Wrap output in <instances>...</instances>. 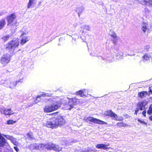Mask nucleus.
I'll return each mask as SVG.
<instances>
[{"label":"nucleus","mask_w":152,"mask_h":152,"mask_svg":"<svg viewBox=\"0 0 152 152\" xmlns=\"http://www.w3.org/2000/svg\"><path fill=\"white\" fill-rule=\"evenodd\" d=\"M65 121L62 116L53 117L48 120L46 123V126L48 128L52 129L57 128L58 126L63 125Z\"/></svg>","instance_id":"nucleus-1"},{"label":"nucleus","mask_w":152,"mask_h":152,"mask_svg":"<svg viewBox=\"0 0 152 152\" xmlns=\"http://www.w3.org/2000/svg\"><path fill=\"white\" fill-rule=\"evenodd\" d=\"M53 102L51 104L46 106L44 109L45 112H50L57 109L61 106L60 104L57 102L53 101Z\"/></svg>","instance_id":"nucleus-2"},{"label":"nucleus","mask_w":152,"mask_h":152,"mask_svg":"<svg viewBox=\"0 0 152 152\" xmlns=\"http://www.w3.org/2000/svg\"><path fill=\"white\" fill-rule=\"evenodd\" d=\"M19 45V41L18 39L12 40L8 42L7 44L6 49L8 50L14 51L16 48Z\"/></svg>","instance_id":"nucleus-3"},{"label":"nucleus","mask_w":152,"mask_h":152,"mask_svg":"<svg viewBox=\"0 0 152 152\" xmlns=\"http://www.w3.org/2000/svg\"><path fill=\"white\" fill-rule=\"evenodd\" d=\"M16 17L15 13H12L6 17L7 21V25L8 26H14L16 25L17 22L15 21Z\"/></svg>","instance_id":"nucleus-4"},{"label":"nucleus","mask_w":152,"mask_h":152,"mask_svg":"<svg viewBox=\"0 0 152 152\" xmlns=\"http://www.w3.org/2000/svg\"><path fill=\"white\" fill-rule=\"evenodd\" d=\"M104 115L111 117L112 119L117 121L122 120L123 118L122 117L118 118L117 115L112 112L111 110L105 111L104 113Z\"/></svg>","instance_id":"nucleus-5"},{"label":"nucleus","mask_w":152,"mask_h":152,"mask_svg":"<svg viewBox=\"0 0 152 152\" xmlns=\"http://www.w3.org/2000/svg\"><path fill=\"white\" fill-rule=\"evenodd\" d=\"M84 120L86 122L89 121L91 122L100 124H107V123L104 121L91 117L85 118Z\"/></svg>","instance_id":"nucleus-6"},{"label":"nucleus","mask_w":152,"mask_h":152,"mask_svg":"<svg viewBox=\"0 0 152 152\" xmlns=\"http://www.w3.org/2000/svg\"><path fill=\"white\" fill-rule=\"evenodd\" d=\"M10 60V56L8 54H6L3 55L0 58V62L3 65L6 66L9 63Z\"/></svg>","instance_id":"nucleus-7"},{"label":"nucleus","mask_w":152,"mask_h":152,"mask_svg":"<svg viewBox=\"0 0 152 152\" xmlns=\"http://www.w3.org/2000/svg\"><path fill=\"white\" fill-rule=\"evenodd\" d=\"M138 3L144 6L152 7V0H137Z\"/></svg>","instance_id":"nucleus-8"},{"label":"nucleus","mask_w":152,"mask_h":152,"mask_svg":"<svg viewBox=\"0 0 152 152\" xmlns=\"http://www.w3.org/2000/svg\"><path fill=\"white\" fill-rule=\"evenodd\" d=\"M69 100L68 104L70 107L69 108L67 109L69 110H70L73 107V105L77 104L78 102V99L75 98H70Z\"/></svg>","instance_id":"nucleus-9"},{"label":"nucleus","mask_w":152,"mask_h":152,"mask_svg":"<svg viewBox=\"0 0 152 152\" xmlns=\"http://www.w3.org/2000/svg\"><path fill=\"white\" fill-rule=\"evenodd\" d=\"M148 102L145 101H143L139 102L137 104V107L138 109L142 110H144L145 108V106L147 104Z\"/></svg>","instance_id":"nucleus-10"},{"label":"nucleus","mask_w":152,"mask_h":152,"mask_svg":"<svg viewBox=\"0 0 152 152\" xmlns=\"http://www.w3.org/2000/svg\"><path fill=\"white\" fill-rule=\"evenodd\" d=\"M1 112L6 115H10L14 113L11 109H2L1 110Z\"/></svg>","instance_id":"nucleus-11"},{"label":"nucleus","mask_w":152,"mask_h":152,"mask_svg":"<svg viewBox=\"0 0 152 152\" xmlns=\"http://www.w3.org/2000/svg\"><path fill=\"white\" fill-rule=\"evenodd\" d=\"M81 29L80 30L79 33L81 35H83V34L86 33L87 31L89 30V27L88 26L85 25L84 26L82 27Z\"/></svg>","instance_id":"nucleus-12"},{"label":"nucleus","mask_w":152,"mask_h":152,"mask_svg":"<svg viewBox=\"0 0 152 152\" xmlns=\"http://www.w3.org/2000/svg\"><path fill=\"white\" fill-rule=\"evenodd\" d=\"M51 94L48 93H45L44 92L42 93V94L38 96L37 97L36 100H38L39 101H40L41 99V97L42 96H51Z\"/></svg>","instance_id":"nucleus-13"},{"label":"nucleus","mask_w":152,"mask_h":152,"mask_svg":"<svg viewBox=\"0 0 152 152\" xmlns=\"http://www.w3.org/2000/svg\"><path fill=\"white\" fill-rule=\"evenodd\" d=\"M6 142L5 139L0 134V147H3Z\"/></svg>","instance_id":"nucleus-14"},{"label":"nucleus","mask_w":152,"mask_h":152,"mask_svg":"<svg viewBox=\"0 0 152 152\" xmlns=\"http://www.w3.org/2000/svg\"><path fill=\"white\" fill-rule=\"evenodd\" d=\"M29 39L28 36H25L23 37L21 39L20 42V43L21 45H23L28 42Z\"/></svg>","instance_id":"nucleus-15"},{"label":"nucleus","mask_w":152,"mask_h":152,"mask_svg":"<svg viewBox=\"0 0 152 152\" xmlns=\"http://www.w3.org/2000/svg\"><path fill=\"white\" fill-rule=\"evenodd\" d=\"M37 150H40L46 149V144L42 143L37 144Z\"/></svg>","instance_id":"nucleus-16"},{"label":"nucleus","mask_w":152,"mask_h":152,"mask_svg":"<svg viewBox=\"0 0 152 152\" xmlns=\"http://www.w3.org/2000/svg\"><path fill=\"white\" fill-rule=\"evenodd\" d=\"M54 144L50 142L46 144V149L50 150H53Z\"/></svg>","instance_id":"nucleus-17"},{"label":"nucleus","mask_w":152,"mask_h":152,"mask_svg":"<svg viewBox=\"0 0 152 152\" xmlns=\"http://www.w3.org/2000/svg\"><path fill=\"white\" fill-rule=\"evenodd\" d=\"M148 24L146 23H142V26L141 28V30L143 32L145 33L148 30Z\"/></svg>","instance_id":"nucleus-18"},{"label":"nucleus","mask_w":152,"mask_h":152,"mask_svg":"<svg viewBox=\"0 0 152 152\" xmlns=\"http://www.w3.org/2000/svg\"><path fill=\"white\" fill-rule=\"evenodd\" d=\"M108 146V145L100 144H97V145L96 146V147L99 149H102L104 150H106L107 149V146Z\"/></svg>","instance_id":"nucleus-19"},{"label":"nucleus","mask_w":152,"mask_h":152,"mask_svg":"<svg viewBox=\"0 0 152 152\" xmlns=\"http://www.w3.org/2000/svg\"><path fill=\"white\" fill-rule=\"evenodd\" d=\"M6 24V22L4 19L0 20V30L2 29Z\"/></svg>","instance_id":"nucleus-20"},{"label":"nucleus","mask_w":152,"mask_h":152,"mask_svg":"<svg viewBox=\"0 0 152 152\" xmlns=\"http://www.w3.org/2000/svg\"><path fill=\"white\" fill-rule=\"evenodd\" d=\"M21 80V79L19 80L16 81V82H11L10 85V88L11 89L14 88L15 87L17 83H19V82H22Z\"/></svg>","instance_id":"nucleus-21"},{"label":"nucleus","mask_w":152,"mask_h":152,"mask_svg":"<svg viewBox=\"0 0 152 152\" xmlns=\"http://www.w3.org/2000/svg\"><path fill=\"white\" fill-rule=\"evenodd\" d=\"M37 143L31 144L29 145V148L31 151L34 149L37 150Z\"/></svg>","instance_id":"nucleus-22"},{"label":"nucleus","mask_w":152,"mask_h":152,"mask_svg":"<svg viewBox=\"0 0 152 152\" xmlns=\"http://www.w3.org/2000/svg\"><path fill=\"white\" fill-rule=\"evenodd\" d=\"M26 136V138L29 140H32L34 139V137L31 132L27 133Z\"/></svg>","instance_id":"nucleus-23"},{"label":"nucleus","mask_w":152,"mask_h":152,"mask_svg":"<svg viewBox=\"0 0 152 152\" xmlns=\"http://www.w3.org/2000/svg\"><path fill=\"white\" fill-rule=\"evenodd\" d=\"M53 148V150L56 151H59L62 150V148L60 147L59 145H58L54 144Z\"/></svg>","instance_id":"nucleus-24"},{"label":"nucleus","mask_w":152,"mask_h":152,"mask_svg":"<svg viewBox=\"0 0 152 152\" xmlns=\"http://www.w3.org/2000/svg\"><path fill=\"white\" fill-rule=\"evenodd\" d=\"M148 94V93L146 92L143 91L138 94L139 96L141 98L145 97Z\"/></svg>","instance_id":"nucleus-25"},{"label":"nucleus","mask_w":152,"mask_h":152,"mask_svg":"<svg viewBox=\"0 0 152 152\" xmlns=\"http://www.w3.org/2000/svg\"><path fill=\"white\" fill-rule=\"evenodd\" d=\"M35 0H29V2L27 4V7L28 9L31 7L32 5L34 3V1Z\"/></svg>","instance_id":"nucleus-26"},{"label":"nucleus","mask_w":152,"mask_h":152,"mask_svg":"<svg viewBox=\"0 0 152 152\" xmlns=\"http://www.w3.org/2000/svg\"><path fill=\"white\" fill-rule=\"evenodd\" d=\"M11 142L15 145L17 146L18 145V142L16 140V139L13 137L10 140Z\"/></svg>","instance_id":"nucleus-27"},{"label":"nucleus","mask_w":152,"mask_h":152,"mask_svg":"<svg viewBox=\"0 0 152 152\" xmlns=\"http://www.w3.org/2000/svg\"><path fill=\"white\" fill-rule=\"evenodd\" d=\"M76 94L77 95L80 96L81 97H83L84 96H86L85 95H84L83 91L81 90L76 92Z\"/></svg>","instance_id":"nucleus-28"},{"label":"nucleus","mask_w":152,"mask_h":152,"mask_svg":"<svg viewBox=\"0 0 152 152\" xmlns=\"http://www.w3.org/2000/svg\"><path fill=\"white\" fill-rule=\"evenodd\" d=\"M117 126L119 127H125L127 126L126 124L122 122H119L117 124Z\"/></svg>","instance_id":"nucleus-29"},{"label":"nucleus","mask_w":152,"mask_h":152,"mask_svg":"<svg viewBox=\"0 0 152 152\" xmlns=\"http://www.w3.org/2000/svg\"><path fill=\"white\" fill-rule=\"evenodd\" d=\"M144 61L149 60V57L147 54H145L142 57Z\"/></svg>","instance_id":"nucleus-30"},{"label":"nucleus","mask_w":152,"mask_h":152,"mask_svg":"<svg viewBox=\"0 0 152 152\" xmlns=\"http://www.w3.org/2000/svg\"><path fill=\"white\" fill-rule=\"evenodd\" d=\"M110 36L113 39L116 38H118L116 34L114 32H113V34H110Z\"/></svg>","instance_id":"nucleus-31"},{"label":"nucleus","mask_w":152,"mask_h":152,"mask_svg":"<svg viewBox=\"0 0 152 152\" xmlns=\"http://www.w3.org/2000/svg\"><path fill=\"white\" fill-rule=\"evenodd\" d=\"M137 120L139 122H140L141 124H144L146 125H147V123L146 122L144 121L143 120H141L140 119H138Z\"/></svg>","instance_id":"nucleus-32"},{"label":"nucleus","mask_w":152,"mask_h":152,"mask_svg":"<svg viewBox=\"0 0 152 152\" xmlns=\"http://www.w3.org/2000/svg\"><path fill=\"white\" fill-rule=\"evenodd\" d=\"M4 136L7 139L10 140H12V139L13 137L12 136H11L9 135H4Z\"/></svg>","instance_id":"nucleus-33"},{"label":"nucleus","mask_w":152,"mask_h":152,"mask_svg":"<svg viewBox=\"0 0 152 152\" xmlns=\"http://www.w3.org/2000/svg\"><path fill=\"white\" fill-rule=\"evenodd\" d=\"M152 113V107L151 105L149 107V110L147 111V113L148 114H151Z\"/></svg>","instance_id":"nucleus-34"},{"label":"nucleus","mask_w":152,"mask_h":152,"mask_svg":"<svg viewBox=\"0 0 152 152\" xmlns=\"http://www.w3.org/2000/svg\"><path fill=\"white\" fill-rule=\"evenodd\" d=\"M16 121H13L12 120H9L7 121V124H12L15 123Z\"/></svg>","instance_id":"nucleus-35"},{"label":"nucleus","mask_w":152,"mask_h":152,"mask_svg":"<svg viewBox=\"0 0 152 152\" xmlns=\"http://www.w3.org/2000/svg\"><path fill=\"white\" fill-rule=\"evenodd\" d=\"M118 38H115L114 39L112 40V41L113 42V43L114 44V45H115L116 44V43L118 41Z\"/></svg>","instance_id":"nucleus-36"},{"label":"nucleus","mask_w":152,"mask_h":152,"mask_svg":"<svg viewBox=\"0 0 152 152\" xmlns=\"http://www.w3.org/2000/svg\"><path fill=\"white\" fill-rule=\"evenodd\" d=\"M9 38V36H4L3 37V40L4 41H6L8 40V39Z\"/></svg>","instance_id":"nucleus-37"},{"label":"nucleus","mask_w":152,"mask_h":152,"mask_svg":"<svg viewBox=\"0 0 152 152\" xmlns=\"http://www.w3.org/2000/svg\"><path fill=\"white\" fill-rule=\"evenodd\" d=\"M93 151V150H91L90 148L89 147H88L86 151H83L85 152H89V151Z\"/></svg>","instance_id":"nucleus-38"},{"label":"nucleus","mask_w":152,"mask_h":152,"mask_svg":"<svg viewBox=\"0 0 152 152\" xmlns=\"http://www.w3.org/2000/svg\"><path fill=\"white\" fill-rule=\"evenodd\" d=\"M14 149L17 151V152H18L19 151V149L17 147H16V146H14Z\"/></svg>","instance_id":"nucleus-39"},{"label":"nucleus","mask_w":152,"mask_h":152,"mask_svg":"<svg viewBox=\"0 0 152 152\" xmlns=\"http://www.w3.org/2000/svg\"><path fill=\"white\" fill-rule=\"evenodd\" d=\"M140 110L139 109H137V108H136V109L135 110V112L134 113V114H137V113L138 112V111H139Z\"/></svg>","instance_id":"nucleus-40"},{"label":"nucleus","mask_w":152,"mask_h":152,"mask_svg":"<svg viewBox=\"0 0 152 152\" xmlns=\"http://www.w3.org/2000/svg\"><path fill=\"white\" fill-rule=\"evenodd\" d=\"M146 112L145 111H143L142 113V114L143 115V116H145V115H146Z\"/></svg>","instance_id":"nucleus-41"},{"label":"nucleus","mask_w":152,"mask_h":152,"mask_svg":"<svg viewBox=\"0 0 152 152\" xmlns=\"http://www.w3.org/2000/svg\"><path fill=\"white\" fill-rule=\"evenodd\" d=\"M26 34V33H25V32H23L22 33V34H21V35L20 36H21H21H23V35H25V34Z\"/></svg>","instance_id":"nucleus-42"},{"label":"nucleus","mask_w":152,"mask_h":152,"mask_svg":"<svg viewBox=\"0 0 152 152\" xmlns=\"http://www.w3.org/2000/svg\"><path fill=\"white\" fill-rule=\"evenodd\" d=\"M149 89H150L149 92H152V86L149 87Z\"/></svg>","instance_id":"nucleus-43"},{"label":"nucleus","mask_w":152,"mask_h":152,"mask_svg":"<svg viewBox=\"0 0 152 152\" xmlns=\"http://www.w3.org/2000/svg\"><path fill=\"white\" fill-rule=\"evenodd\" d=\"M149 119L151 121H152V115L149 117Z\"/></svg>","instance_id":"nucleus-44"},{"label":"nucleus","mask_w":152,"mask_h":152,"mask_svg":"<svg viewBox=\"0 0 152 152\" xmlns=\"http://www.w3.org/2000/svg\"><path fill=\"white\" fill-rule=\"evenodd\" d=\"M33 104H34V103L31 104H30L29 105V107H31V106H33Z\"/></svg>","instance_id":"nucleus-45"},{"label":"nucleus","mask_w":152,"mask_h":152,"mask_svg":"<svg viewBox=\"0 0 152 152\" xmlns=\"http://www.w3.org/2000/svg\"><path fill=\"white\" fill-rule=\"evenodd\" d=\"M123 55L122 53V54L120 55V57H122Z\"/></svg>","instance_id":"nucleus-46"},{"label":"nucleus","mask_w":152,"mask_h":152,"mask_svg":"<svg viewBox=\"0 0 152 152\" xmlns=\"http://www.w3.org/2000/svg\"><path fill=\"white\" fill-rule=\"evenodd\" d=\"M7 83V82L6 81H5V83Z\"/></svg>","instance_id":"nucleus-47"},{"label":"nucleus","mask_w":152,"mask_h":152,"mask_svg":"<svg viewBox=\"0 0 152 152\" xmlns=\"http://www.w3.org/2000/svg\"><path fill=\"white\" fill-rule=\"evenodd\" d=\"M117 57H118V56H119L118 55V54H117Z\"/></svg>","instance_id":"nucleus-48"},{"label":"nucleus","mask_w":152,"mask_h":152,"mask_svg":"<svg viewBox=\"0 0 152 152\" xmlns=\"http://www.w3.org/2000/svg\"><path fill=\"white\" fill-rule=\"evenodd\" d=\"M35 103H37V102H35Z\"/></svg>","instance_id":"nucleus-49"}]
</instances>
